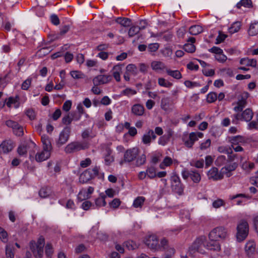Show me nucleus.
Returning <instances> with one entry per match:
<instances>
[{
	"label": "nucleus",
	"mask_w": 258,
	"mask_h": 258,
	"mask_svg": "<svg viewBox=\"0 0 258 258\" xmlns=\"http://www.w3.org/2000/svg\"><path fill=\"white\" fill-rule=\"evenodd\" d=\"M131 111L135 115L141 116L144 113L145 108L140 104H136L132 107Z\"/></svg>",
	"instance_id": "23"
},
{
	"label": "nucleus",
	"mask_w": 258,
	"mask_h": 258,
	"mask_svg": "<svg viewBox=\"0 0 258 258\" xmlns=\"http://www.w3.org/2000/svg\"><path fill=\"white\" fill-rule=\"evenodd\" d=\"M158 84L160 86L169 88L171 86H172V83L167 81L165 79L162 78H160L158 80Z\"/></svg>",
	"instance_id": "48"
},
{
	"label": "nucleus",
	"mask_w": 258,
	"mask_h": 258,
	"mask_svg": "<svg viewBox=\"0 0 258 258\" xmlns=\"http://www.w3.org/2000/svg\"><path fill=\"white\" fill-rule=\"evenodd\" d=\"M18 153L21 156H26L27 153V148L26 146H20L18 148Z\"/></svg>",
	"instance_id": "60"
},
{
	"label": "nucleus",
	"mask_w": 258,
	"mask_h": 258,
	"mask_svg": "<svg viewBox=\"0 0 258 258\" xmlns=\"http://www.w3.org/2000/svg\"><path fill=\"white\" fill-rule=\"evenodd\" d=\"M211 141L210 139H207L205 142L201 144L200 149L201 150H205L209 148L211 146Z\"/></svg>",
	"instance_id": "55"
},
{
	"label": "nucleus",
	"mask_w": 258,
	"mask_h": 258,
	"mask_svg": "<svg viewBox=\"0 0 258 258\" xmlns=\"http://www.w3.org/2000/svg\"><path fill=\"white\" fill-rule=\"evenodd\" d=\"M248 33L250 36H255L258 34V22L252 23L250 25Z\"/></svg>",
	"instance_id": "32"
},
{
	"label": "nucleus",
	"mask_w": 258,
	"mask_h": 258,
	"mask_svg": "<svg viewBox=\"0 0 258 258\" xmlns=\"http://www.w3.org/2000/svg\"><path fill=\"white\" fill-rule=\"evenodd\" d=\"M14 146L12 141L3 142L0 145V152L7 153L12 151Z\"/></svg>",
	"instance_id": "18"
},
{
	"label": "nucleus",
	"mask_w": 258,
	"mask_h": 258,
	"mask_svg": "<svg viewBox=\"0 0 258 258\" xmlns=\"http://www.w3.org/2000/svg\"><path fill=\"white\" fill-rule=\"evenodd\" d=\"M50 156V152L43 150L40 153H37L35 156V159L37 162H42L47 159Z\"/></svg>",
	"instance_id": "24"
},
{
	"label": "nucleus",
	"mask_w": 258,
	"mask_h": 258,
	"mask_svg": "<svg viewBox=\"0 0 258 258\" xmlns=\"http://www.w3.org/2000/svg\"><path fill=\"white\" fill-rule=\"evenodd\" d=\"M53 253L52 245L50 243H47L45 246V254L48 257H51Z\"/></svg>",
	"instance_id": "53"
},
{
	"label": "nucleus",
	"mask_w": 258,
	"mask_h": 258,
	"mask_svg": "<svg viewBox=\"0 0 258 258\" xmlns=\"http://www.w3.org/2000/svg\"><path fill=\"white\" fill-rule=\"evenodd\" d=\"M159 47V44L158 43H151L148 45V49L149 52H155Z\"/></svg>",
	"instance_id": "59"
},
{
	"label": "nucleus",
	"mask_w": 258,
	"mask_h": 258,
	"mask_svg": "<svg viewBox=\"0 0 258 258\" xmlns=\"http://www.w3.org/2000/svg\"><path fill=\"white\" fill-rule=\"evenodd\" d=\"M156 138V136L152 130H148L142 137L143 143L147 145H150L152 140H154Z\"/></svg>",
	"instance_id": "14"
},
{
	"label": "nucleus",
	"mask_w": 258,
	"mask_h": 258,
	"mask_svg": "<svg viewBox=\"0 0 258 258\" xmlns=\"http://www.w3.org/2000/svg\"><path fill=\"white\" fill-rule=\"evenodd\" d=\"M203 28L199 25H194L189 29V32L192 35H196L203 32Z\"/></svg>",
	"instance_id": "33"
},
{
	"label": "nucleus",
	"mask_w": 258,
	"mask_h": 258,
	"mask_svg": "<svg viewBox=\"0 0 258 258\" xmlns=\"http://www.w3.org/2000/svg\"><path fill=\"white\" fill-rule=\"evenodd\" d=\"M126 72L132 75L135 76L137 74V68L134 64H129L126 67Z\"/></svg>",
	"instance_id": "39"
},
{
	"label": "nucleus",
	"mask_w": 258,
	"mask_h": 258,
	"mask_svg": "<svg viewBox=\"0 0 258 258\" xmlns=\"http://www.w3.org/2000/svg\"><path fill=\"white\" fill-rule=\"evenodd\" d=\"M217 241V240L211 239L210 241H207L206 240L205 248L210 250L216 251H220L221 247L219 243Z\"/></svg>",
	"instance_id": "16"
},
{
	"label": "nucleus",
	"mask_w": 258,
	"mask_h": 258,
	"mask_svg": "<svg viewBox=\"0 0 258 258\" xmlns=\"http://www.w3.org/2000/svg\"><path fill=\"white\" fill-rule=\"evenodd\" d=\"M238 164L236 163H233L231 164L224 166L221 169L223 174H225L227 177L231 176V172L234 171L237 167Z\"/></svg>",
	"instance_id": "20"
},
{
	"label": "nucleus",
	"mask_w": 258,
	"mask_h": 258,
	"mask_svg": "<svg viewBox=\"0 0 258 258\" xmlns=\"http://www.w3.org/2000/svg\"><path fill=\"white\" fill-rule=\"evenodd\" d=\"M94 190V187L92 186H89L87 191L85 189H82L79 193L78 199L81 201L89 199L90 195L93 192Z\"/></svg>",
	"instance_id": "19"
},
{
	"label": "nucleus",
	"mask_w": 258,
	"mask_h": 258,
	"mask_svg": "<svg viewBox=\"0 0 258 258\" xmlns=\"http://www.w3.org/2000/svg\"><path fill=\"white\" fill-rule=\"evenodd\" d=\"M241 6L246 8H250L252 7V3L251 0H241L236 5V7L240 9Z\"/></svg>",
	"instance_id": "36"
},
{
	"label": "nucleus",
	"mask_w": 258,
	"mask_h": 258,
	"mask_svg": "<svg viewBox=\"0 0 258 258\" xmlns=\"http://www.w3.org/2000/svg\"><path fill=\"white\" fill-rule=\"evenodd\" d=\"M171 182L172 190L179 196L182 195L184 187L181 183L179 176L176 174L172 175L171 177Z\"/></svg>",
	"instance_id": "5"
},
{
	"label": "nucleus",
	"mask_w": 258,
	"mask_h": 258,
	"mask_svg": "<svg viewBox=\"0 0 258 258\" xmlns=\"http://www.w3.org/2000/svg\"><path fill=\"white\" fill-rule=\"evenodd\" d=\"M146 172L147 176L150 179H153L156 177V168L153 166L148 167Z\"/></svg>",
	"instance_id": "38"
},
{
	"label": "nucleus",
	"mask_w": 258,
	"mask_h": 258,
	"mask_svg": "<svg viewBox=\"0 0 258 258\" xmlns=\"http://www.w3.org/2000/svg\"><path fill=\"white\" fill-rule=\"evenodd\" d=\"M92 173L91 169H88L81 174L79 177V181L81 183H86L93 179Z\"/></svg>",
	"instance_id": "17"
},
{
	"label": "nucleus",
	"mask_w": 258,
	"mask_h": 258,
	"mask_svg": "<svg viewBox=\"0 0 258 258\" xmlns=\"http://www.w3.org/2000/svg\"><path fill=\"white\" fill-rule=\"evenodd\" d=\"M71 132V127L70 126H66L60 133L56 144L58 146H61L66 144L69 140Z\"/></svg>",
	"instance_id": "7"
},
{
	"label": "nucleus",
	"mask_w": 258,
	"mask_h": 258,
	"mask_svg": "<svg viewBox=\"0 0 258 258\" xmlns=\"http://www.w3.org/2000/svg\"><path fill=\"white\" fill-rule=\"evenodd\" d=\"M248 126L250 130H258V113L256 115L255 120L250 121L248 123Z\"/></svg>",
	"instance_id": "50"
},
{
	"label": "nucleus",
	"mask_w": 258,
	"mask_h": 258,
	"mask_svg": "<svg viewBox=\"0 0 258 258\" xmlns=\"http://www.w3.org/2000/svg\"><path fill=\"white\" fill-rule=\"evenodd\" d=\"M106 196L103 193H101L99 195V197L95 200V205L97 207H100L102 206H105L106 205L105 202V198Z\"/></svg>",
	"instance_id": "28"
},
{
	"label": "nucleus",
	"mask_w": 258,
	"mask_h": 258,
	"mask_svg": "<svg viewBox=\"0 0 258 258\" xmlns=\"http://www.w3.org/2000/svg\"><path fill=\"white\" fill-rule=\"evenodd\" d=\"M236 237L239 242L242 241L247 236L249 231L248 223L244 220H240L237 225Z\"/></svg>",
	"instance_id": "3"
},
{
	"label": "nucleus",
	"mask_w": 258,
	"mask_h": 258,
	"mask_svg": "<svg viewBox=\"0 0 258 258\" xmlns=\"http://www.w3.org/2000/svg\"><path fill=\"white\" fill-rule=\"evenodd\" d=\"M140 28L138 26H133L128 30V34L130 37H133L138 34L140 31Z\"/></svg>",
	"instance_id": "47"
},
{
	"label": "nucleus",
	"mask_w": 258,
	"mask_h": 258,
	"mask_svg": "<svg viewBox=\"0 0 258 258\" xmlns=\"http://www.w3.org/2000/svg\"><path fill=\"white\" fill-rule=\"evenodd\" d=\"M228 236V232L226 228L220 226L213 229L209 234V237L212 240L224 239Z\"/></svg>",
	"instance_id": "4"
},
{
	"label": "nucleus",
	"mask_w": 258,
	"mask_h": 258,
	"mask_svg": "<svg viewBox=\"0 0 258 258\" xmlns=\"http://www.w3.org/2000/svg\"><path fill=\"white\" fill-rule=\"evenodd\" d=\"M218 151L220 153H226L227 154L233 153L231 148L228 149L227 147L224 146L219 147L218 148Z\"/></svg>",
	"instance_id": "61"
},
{
	"label": "nucleus",
	"mask_w": 258,
	"mask_h": 258,
	"mask_svg": "<svg viewBox=\"0 0 258 258\" xmlns=\"http://www.w3.org/2000/svg\"><path fill=\"white\" fill-rule=\"evenodd\" d=\"M206 243V237L204 236H201L194 241L190 248L191 250H196L200 253H204L202 247H205Z\"/></svg>",
	"instance_id": "9"
},
{
	"label": "nucleus",
	"mask_w": 258,
	"mask_h": 258,
	"mask_svg": "<svg viewBox=\"0 0 258 258\" xmlns=\"http://www.w3.org/2000/svg\"><path fill=\"white\" fill-rule=\"evenodd\" d=\"M112 76L111 75H98L93 79L94 86H98L101 84H107L111 81Z\"/></svg>",
	"instance_id": "11"
},
{
	"label": "nucleus",
	"mask_w": 258,
	"mask_h": 258,
	"mask_svg": "<svg viewBox=\"0 0 258 258\" xmlns=\"http://www.w3.org/2000/svg\"><path fill=\"white\" fill-rule=\"evenodd\" d=\"M14 248L13 245L10 243L6 246V255L7 258H14Z\"/></svg>",
	"instance_id": "35"
},
{
	"label": "nucleus",
	"mask_w": 258,
	"mask_h": 258,
	"mask_svg": "<svg viewBox=\"0 0 258 258\" xmlns=\"http://www.w3.org/2000/svg\"><path fill=\"white\" fill-rule=\"evenodd\" d=\"M71 76L74 79H81L83 78V74L79 71H73L70 73Z\"/></svg>",
	"instance_id": "63"
},
{
	"label": "nucleus",
	"mask_w": 258,
	"mask_h": 258,
	"mask_svg": "<svg viewBox=\"0 0 258 258\" xmlns=\"http://www.w3.org/2000/svg\"><path fill=\"white\" fill-rule=\"evenodd\" d=\"M124 244L128 250H134L138 247V244L132 240L126 241Z\"/></svg>",
	"instance_id": "49"
},
{
	"label": "nucleus",
	"mask_w": 258,
	"mask_h": 258,
	"mask_svg": "<svg viewBox=\"0 0 258 258\" xmlns=\"http://www.w3.org/2000/svg\"><path fill=\"white\" fill-rule=\"evenodd\" d=\"M172 136V131H169L167 134L159 138L158 140V144L162 146H165L169 142Z\"/></svg>",
	"instance_id": "26"
},
{
	"label": "nucleus",
	"mask_w": 258,
	"mask_h": 258,
	"mask_svg": "<svg viewBox=\"0 0 258 258\" xmlns=\"http://www.w3.org/2000/svg\"><path fill=\"white\" fill-rule=\"evenodd\" d=\"M190 178L194 182L196 183H199L201 179L200 174L198 172L195 171H191Z\"/></svg>",
	"instance_id": "42"
},
{
	"label": "nucleus",
	"mask_w": 258,
	"mask_h": 258,
	"mask_svg": "<svg viewBox=\"0 0 258 258\" xmlns=\"http://www.w3.org/2000/svg\"><path fill=\"white\" fill-rule=\"evenodd\" d=\"M166 73L169 76L176 79H179L182 77L181 74L178 70L172 71L170 69H167Z\"/></svg>",
	"instance_id": "37"
},
{
	"label": "nucleus",
	"mask_w": 258,
	"mask_h": 258,
	"mask_svg": "<svg viewBox=\"0 0 258 258\" xmlns=\"http://www.w3.org/2000/svg\"><path fill=\"white\" fill-rule=\"evenodd\" d=\"M227 160L224 155H221L217 157L215 161V164L217 166H221L226 163Z\"/></svg>",
	"instance_id": "44"
},
{
	"label": "nucleus",
	"mask_w": 258,
	"mask_h": 258,
	"mask_svg": "<svg viewBox=\"0 0 258 258\" xmlns=\"http://www.w3.org/2000/svg\"><path fill=\"white\" fill-rule=\"evenodd\" d=\"M151 68L153 70L156 71L162 70L165 68L164 64L158 61H154L151 63Z\"/></svg>",
	"instance_id": "34"
},
{
	"label": "nucleus",
	"mask_w": 258,
	"mask_h": 258,
	"mask_svg": "<svg viewBox=\"0 0 258 258\" xmlns=\"http://www.w3.org/2000/svg\"><path fill=\"white\" fill-rule=\"evenodd\" d=\"M26 114L31 120H34L36 117V114L34 110L32 109H28L26 111Z\"/></svg>",
	"instance_id": "64"
},
{
	"label": "nucleus",
	"mask_w": 258,
	"mask_h": 258,
	"mask_svg": "<svg viewBox=\"0 0 258 258\" xmlns=\"http://www.w3.org/2000/svg\"><path fill=\"white\" fill-rule=\"evenodd\" d=\"M146 244L151 249L157 250L160 247L157 237L155 235L149 236L145 241Z\"/></svg>",
	"instance_id": "12"
},
{
	"label": "nucleus",
	"mask_w": 258,
	"mask_h": 258,
	"mask_svg": "<svg viewBox=\"0 0 258 258\" xmlns=\"http://www.w3.org/2000/svg\"><path fill=\"white\" fill-rule=\"evenodd\" d=\"M208 176L209 179L218 180L223 179L224 176L221 171L219 172L217 168L213 167L208 171Z\"/></svg>",
	"instance_id": "13"
},
{
	"label": "nucleus",
	"mask_w": 258,
	"mask_h": 258,
	"mask_svg": "<svg viewBox=\"0 0 258 258\" xmlns=\"http://www.w3.org/2000/svg\"><path fill=\"white\" fill-rule=\"evenodd\" d=\"M70 29V25H64L61 27L60 29L59 33L54 36V39H58L61 38V37L64 36L69 31Z\"/></svg>",
	"instance_id": "31"
},
{
	"label": "nucleus",
	"mask_w": 258,
	"mask_h": 258,
	"mask_svg": "<svg viewBox=\"0 0 258 258\" xmlns=\"http://www.w3.org/2000/svg\"><path fill=\"white\" fill-rule=\"evenodd\" d=\"M246 104V99L242 97L241 99L240 100H239L237 102V105L235 107H234V110L236 112H240L245 107Z\"/></svg>",
	"instance_id": "29"
},
{
	"label": "nucleus",
	"mask_w": 258,
	"mask_h": 258,
	"mask_svg": "<svg viewBox=\"0 0 258 258\" xmlns=\"http://www.w3.org/2000/svg\"><path fill=\"white\" fill-rule=\"evenodd\" d=\"M146 162V156L143 154L137 158L136 165L138 167L143 165Z\"/></svg>",
	"instance_id": "43"
},
{
	"label": "nucleus",
	"mask_w": 258,
	"mask_h": 258,
	"mask_svg": "<svg viewBox=\"0 0 258 258\" xmlns=\"http://www.w3.org/2000/svg\"><path fill=\"white\" fill-rule=\"evenodd\" d=\"M197 141H198V138H197L194 132L189 134L187 139H183L184 144L188 148H191L195 142Z\"/></svg>",
	"instance_id": "22"
},
{
	"label": "nucleus",
	"mask_w": 258,
	"mask_h": 258,
	"mask_svg": "<svg viewBox=\"0 0 258 258\" xmlns=\"http://www.w3.org/2000/svg\"><path fill=\"white\" fill-rule=\"evenodd\" d=\"M256 60L255 59H249L248 58H243L240 60V63L247 67H255L256 66Z\"/></svg>",
	"instance_id": "27"
},
{
	"label": "nucleus",
	"mask_w": 258,
	"mask_h": 258,
	"mask_svg": "<svg viewBox=\"0 0 258 258\" xmlns=\"http://www.w3.org/2000/svg\"><path fill=\"white\" fill-rule=\"evenodd\" d=\"M41 141L43 144V150L50 152L52 149V146L48 136L47 135H43L41 137Z\"/></svg>",
	"instance_id": "25"
},
{
	"label": "nucleus",
	"mask_w": 258,
	"mask_h": 258,
	"mask_svg": "<svg viewBox=\"0 0 258 258\" xmlns=\"http://www.w3.org/2000/svg\"><path fill=\"white\" fill-rule=\"evenodd\" d=\"M255 243L252 240L248 241L245 246V250L248 256L252 255L255 251Z\"/></svg>",
	"instance_id": "21"
},
{
	"label": "nucleus",
	"mask_w": 258,
	"mask_h": 258,
	"mask_svg": "<svg viewBox=\"0 0 258 258\" xmlns=\"http://www.w3.org/2000/svg\"><path fill=\"white\" fill-rule=\"evenodd\" d=\"M32 82L31 78H28L23 82L21 88L24 90H27L30 86Z\"/></svg>",
	"instance_id": "56"
},
{
	"label": "nucleus",
	"mask_w": 258,
	"mask_h": 258,
	"mask_svg": "<svg viewBox=\"0 0 258 258\" xmlns=\"http://www.w3.org/2000/svg\"><path fill=\"white\" fill-rule=\"evenodd\" d=\"M6 124L10 127H12L14 130V133L18 136H21L23 134V128L19 125L18 122L12 120L6 121Z\"/></svg>",
	"instance_id": "10"
},
{
	"label": "nucleus",
	"mask_w": 258,
	"mask_h": 258,
	"mask_svg": "<svg viewBox=\"0 0 258 258\" xmlns=\"http://www.w3.org/2000/svg\"><path fill=\"white\" fill-rule=\"evenodd\" d=\"M19 99L18 97H16L15 98L13 97H10L8 99V101L6 102V100L3 103V104L2 105V107H3L5 104L6 103L7 105L9 107H11L12 104L16 103L17 102H18Z\"/></svg>",
	"instance_id": "41"
},
{
	"label": "nucleus",
	"mask_w": 258,
	"mask_h": 258,
	"mask_svg": "<svg viewBox=\"0 0 258 258\" xmlns=\"http://www.w3.org/2000/svg\"><path fill=\"white\" fill-rule=\"evenodd\" d=\"M139 150L138 148H133L127 149L124 153L123 160L120 162V164L123 163H130L134 161L138 155Z\"/></svg>",
	"instance_id": "6"
},
{
	"label": "nucleus",
	"mask_w": 258,
	"mask_h": 258,
	"mask_svg": "<svg viewBox=\"0 0 258 258\" xmlns=\"http://www.w3.org/2000/svg\"><path fill=\"white\" fill-rule=\"evenodd\" d=\"M137 93V91L132 89L127 88L124 90H123L121 92V94L123 95H125L127 96H130L131 95H135Z\"/></svg>",
	"instance_id": "54"
},
{
	"label": "nucleus",
	"mask_w": 258,
	"mask_h": 258,
	"mask_svg": "<svg viewBox=\"0 0 258 258\" xmlns=\"http://www.w3.org/2000/svg\"><path fill=\"white\" fill-rule=\"evenodd\" d=\"M229 141L231 144V146L244 145L246 143V139L243 136L238 135L228 138Z\"/></svg>",
	"instance_id": "15"
},
{
	"label": "nucleus",
	"mask_w": 258,
	"mask_h": 258,
	"mask_svg": "<svg viewBox=\"0 0 258 258\" xmlns=\"http://www.w3.org/2000/svg\"><path fill=\"white\" fill-rule=\"evenodd\" d=\"M183 49L188 53H192L195 51L196 47L193 44L187 43L184 45Z\"/></svg>",
	"instance_id": "51"
},
{
	"label": "nucleus",
	"mask_w": 258,
	"mask_h": 258,
	"mask_svg": "<svg viewBox=\"0 0 258 258\" xmlns=\"http://www.w3.org/2000/svg\"><path fill=\"white\" fill-rule=\"evenodd\" d=\"M171 102V101L169 97H163L161 101V108L165 111H167L169 108Z\"/></svg>",
	"instance_id": "30"
},
{
	"label": "nucleus",
	"mask_w": 258,
	"mask_h": 258,
	"mask_svg": "<svg viewBox=\"0 0 258 258\" xmlns=\"http://www.w3.org/2000/svg\"><path fill=\"white\" fill-rule=\"evenodd\" d=\"M73 121V119L72 118V116L70 113L64 115L62 118L61 120L62 123L67 126H69V125H70Z\"/></svg>",
	"instance_id": "46"
},
{
	"label": "nucleus",
	"mask_w": 258,
	"mask_h": 258,
	"mask_svg": "<svg viewBox=\"0 0 258 258\" xmlns=\"http://www.w3.org/2000/svg\"><path fill=\"white\" fill-rule=\"evenodd\" d=\"M89 142L84 140L82 142H73L69 144L64 149L66 153L70 154L82 150H86L89 147Z\"/></svg>",
	"instance_id": "2"
},
{
	"label": "nucleus",
	"mask_w": 258,
	"mask_h": 258,
	"mask_svg": "<svg viewBox=\"0 0 258 258\" xmlns=\"http://www.w3.org/2000/svg\"><path fill=\"white\" fill-rule=\"evenodd\" d=\"M145 201V198L139 197L136 198L133 203V206L135 208L141 207Z\"/></svg>",
	"instance_id": "45"
},
{
	"label": "nucleus",
	"mask_w": 258,
	"mask_h": 258,
	"mask_svg": "<svg viewBox=\"0 0 258 258\" xmlns=\"http://www.w3.org/2000/svg\"><path fill=\"white\" fill-rule=\"evenodd\" d=\"M7 232L3 228L0 227V238L3 242H6L7 241Z\"/></svg>",
	"instance_id": "62"
},
{
	"label": "nucleus",
	"mask_w": 258,
	"mask_h": 258,
	"mask_svg": "<svg viewBox=\"0 0 258 258\" xmlns=\"http://www.w3.org/2000/svg\"><path fill=\"white\" fill-rule=\"evenodd\" d=\"M241 24L239 22H234L229 28V32L231 34L237 32L240 29Z\"/></svg>",
	"instance_id": "40"
},
{
	"label": "nucleus",
	"mask_w": 258,
	"mask_h": 258,
	"mask_svg": "<svg viewBox=\"0 0 258 258\" xmlns=\"http://www.w3.org/2000/svg\"><path fill=\"white\" fill-rule=\"evenodd\" d=\"M253 116V112L251 109L247 108L244 110L242 113H237L234 114L233 116L235 119L238 120L245 121L246 122L250 121Z\"/></svg>",
	"instance_id": "8"
},
{
	"label": "nucleus",
	"mask_w": 258,
	"mask_h": 258,
	"mask_svg": "<svg viewBox=\"0 0 258 258\" xmlns=\"http://www.w3.org/2000/svg\"><path fill=\"white\" fill-rule=\"evenodd\" d=\"M217 99V94L215 92H211L207 95V100L209 103H213Z\"/></svg>",
	"instance_id": "52"
},
{
	"label": "nucleus",
	"mask_w": 258,
	"mask_h": 258,
	"mask_svg": "<svg viewBox=\"0 0 258 258\" xmlns=\"http://www.w3.org/2000/svg\"><path fill=\"white\" fill-rule=\"evenodd\" d=\"M45 244L44 238L40 237L36 243L32 240L30 242V248L36 258H41L43 255V247Z\"/></svg>",
	"instance_id": "1"
},
{
	"label": "nucleus",
	"mask_w": 258,
	"mask_h": 258,
	"mask_svg": "<svg viewBox=\"0 0 258 258\" xmlns=\"http://www.w3.org/2000/svg\"><path fill=\"white\" fill-rule=\"evenodd\" d=\"M227 37V35L223 34L221 31L219 32V35L216 38V44H219L223 42Z\"/></svg>",
	"instance_id": "57"
},
{
	"label": "nucleus",
	"mask_w": 258,
	"mask_h": 258,
	"mask_svg": "<svg viewBox=\"0 0 258 258\" xmlns=\"http://www.w3.org/2000/svg\"><path fill=\"white\" fill-rule=\"evenodd\" d=\"M184 84L187 88H193L201 86L200 83L196 82H191L188 80L185 81L184 82Z\"/></svg>",
	"instance_id": "58"
}]
</instances>
